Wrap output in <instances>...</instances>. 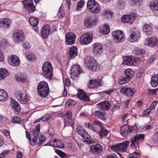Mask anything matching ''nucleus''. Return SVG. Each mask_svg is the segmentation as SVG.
Instances as JSON below:
<instances>
[{
	"instance_id": "bb28decb",
	"label": "nucleus",
	"mask_w": 158,
	"mask_h": 158,
	"mask_svg": "<svg viewBox=\"0 0 158 158\" xmlns=\"http://www.w3.org/2000/svg\"><path fill=\"white\" fill-rule=\"evenodd\" d=\"M97 105L98 108L102 110H108L110 109L111 107L110 103L106 101L99 103Z\"/></svg>"
},
{
	"instance_id": "6e6d98bb",
	"label": "nucleus",
	"mask_w": 158,
	"mask_h": 158,
	"mask_svg": "<svg viewBox=\"0 0 158 158\" xmlns=\"http://www.w3.org/2000/svg\"><path fill=\"white\" fill-rule=\"evenodd\" d=\"M130 115L127 114L122 115V121L123 123L125 122V120H127V122L128 123V121L129 120V116Z\"/></svg>"
},
{
	"instance_id": "052dcab7",
	"label": "nucleus",
	"mask_w": 158,
	"mask_h": 158,
	"mask_svg": "<svg viewBox=\"0 0 158 158\" xmlns=\"http://www.w3.org/2000/svg\"><path fill=\"white\" fill-rule=\"evenodd\" d=\"M50 118V115L48 114H47L44 116H43L40 118V119L42 121L45 122L48 120Z\"/></svg>"
},
{
	"instance_id": "e2e57ef3",
	"label": "nucleus",
	"mask_w": 158,
	"mask_h": 158,
	"mask_svg": "<svg viewBox=\"0 0 158 158\" xmlns=\"http://www.w3.org/2000/svg\"><path fill=\"white\" fill-rule=\"evenodd\" d=\"M62 116H66L67 118H70L72 116V112L71 111H67L66 112V114H64L63 115V114Z\"/></svg>"
},
{
	"instance_id": "423d86ee",
	"label": "nucleus",
	"mask_w": 158,
	"mask_h": 158,
	"mask_svg": "<svg viewBox=\"0 0 158 158\" xmlns=\"http://www.w3.org/2000/svg\"><path fill=\"white\" fill-rule=\"evenodd\" d=\"M16 96L18 100L21 104H26L29 101V97L24 90H22L19 92Z\"/></svg>"
},
{
	"instance_id": "a19ab883",
	"label": "nucleus",
	"mask_w": 158,
	"mask_h": 158,
	"mask_svg": "<svg viewBox=\"0 0 158 158\" xmlns=\"http://www.w3.org/2000/svg\"><path fill=\"white\" fill-rule=\"evenodd\" d=\"M112 14L110 10H106L103 12L102 15L105 18L109 19L111 18Z\"/></svg>"
},
{
	"instance_id": "ddd939ff",
	"label": "nucleus",
	"mask_w": 158,
	"mask_h": 158,
	"mask_svg": "<svg viewBox=\"0 0 158 158\" xmlns=\"http://www.w3.org/2000/svg\"><path fill=\"white\" fill-rule=\"evenodd\" d=\"M76 35L73 33L69 32H68L65 37V43L67 45H73L75 43Z\"/></svg>"
},
{
	"instance_id": "aec40b11",
	"label": "nucleus",
	"mask_w": 158,
	"mask_h": 158,
	"mask_svg": "<svg viewBox=\"0 0 158 158\" xmlns=\"http://www.w3.org/2000/svg\"><path fill=\"white\" fill-rule=\"evenodd\" d=\"M103 85V81L102 80L96 79L95 80H90L88 85V87L90 88H94L102 86Z\"/></svg>"
},
{
	"instance_id": "473e14b6",
	"label": "nucleus",
	"mask_w": 158,
	"mask_h": 158,
	"mask_svg": "<svg viewBox=\"0 0 158 158\" xmlns=\"http://www.w3.org/2000/svg\"><path fill=\"white\" fill-rule=\"evenodd\" d=\"M99 31L101 33L105 35H107L110 32V26L108 24H105L101 27Z\"/></svg>"
},
{
	"instance_id": "774afa93",
	"label": "nucleus",
	"mask_w": 158,
	"mask_h": 158,
	"mask_svg": "<svg viewBox=\"0 0 158 158\" xmlns=\"http://www.w3.org/2000/svg\"><path fill=\"white\" fill-rule=\"evenodd\" d=\"M151 110L149 108L147 109L143 113V115L145 116H148Z\"/></svg>"
},
{
	"instance_id": "4468645a",
	"label": "nucleus",
	"mask_w": 158,
	"mask_h": 158,
	"mask_svg": "<svg viewBox=\"0 0 158 158\" xmlns=\"http://www.w3.org/2000/svg\"><path fill=\"white\" fill-rule=\"evenodd\" d=\"M136 16L135 13H132L130 15H123L121 18V21L123 23H129L132 24L135 20Z\"/></svg>"
},
{
	"instance_id": "c9c22d12",
	"label": "nucleus",
	"mask_w": 158,
	"mask_h": 158,
	"mask_svg": "<svg viewBox=\"0 0 158 158\" xmlns=\"http://www.w3.org/2000/svg\"><path fill=\"white\" fill-rule=\"evenodd\" d=\"M77 96L80 99L85 101H87L89 100L88 97L86 94L82 90L78 91Z\"/></svg>"
},
{
	"instance_id": "c03bdc74",
	"label": "nucleus",
	"mask_w": 158,
	"mask_h": 158,
	"mask_svg": "<svg viewBox=\"0 0 158 158\" xmlns=\"http://www.w3.org/2000/svg\"><path fill=\"white\" fill-rule=\"evenodd\" d=\"M150 6L152 9H154L155 10H158V1H152L150 3Z\"/></svg>"
},
{
	"instance_id": "69168bd1",
	"label": "nucleus",
	"mask_w": 158,
	"mask_h": 158,
	"mask_svg": "<svg viewBox=\"0 0 158 158\" xmlns=\"http://www.w3.org/2000/svg\"><path fill=\"white\" fill-rule=\"evenodd\" d=\"M23 46L24 48L26 49H29L31 47L30 44L27 41L24 42L23 43Z\"/></svg>"
},
{
	"instance_id": "a18cd8bd",
	"label": "nucleus",
	"mask_w": 158,
	"mask_h": 158,
	"mask_svg": "<svg viewBox=\"0 0 158 158\" xmlns=\"http://www.w3.org/2000/svg\"><path fill=\"white\" fill-rule=\"evenodd\" d=\"M134 53L138 55H143L145 53V50L143 49L136 48L134 49Z\"/></svg>"
},
{
	"instance_id": "f03ea898",
	"label": "nucleus",
	"mask_w": 158,
	"mask_h": 158,
	"mask_svg": "<svg viewBox=\"0 0 158 158\" xmlns=\"http://www.w3.org/2000/svg\"><path fill=\"white\" fill-rule=\"evenodd\" d=\"M37 92L41 97L45 98L49 94V88L48 84L43 81L39 82L37 85Z\"/></svg>"
},
{
	"instance_id": "ea45409f",
	"label": "nucleus",
	"mask_w": 158,
	"mask_h": 158,
	"mask_svg": "<svg viewBox=\"0 0 158 158\" xmlns=\"http://www.w3.org/2000/svg\"><path fill=\"white\" fill-rule=\"evenodd\" d=\"M158 85V74L153 76L151 78V85L155 87Z\"/></svg>"
},
{
	"instance_id": "f257e3e1",
	"label": "nucleus",
	"mask_w": 158,
	"mask_h": 158,
	"mask_svg": "<svg viewBox=\"0 0 158 158\" xmlns=\"http://www.w3.org/2000/svg\"><path fill=\"white\" fill-rule=\"evenodd\" d=\"M84 64L86 67L93 72L97 71L98 64L95 59L93 57L88 56L84 59Z\"/></svg>"
},
{
	"instance_id": "2eb2a0df",
	"label": "nucleus",
	"mask_w": 158,
	"mask_h": 158,
	"mask_svg": "<svg viewBox=\"0 0 158 158\" xmlns=\"http://www.w3.org/2000/svg\"><path fill=\"white\" fill-rule=\"evenodd\" d=\"M144 44L151 47L156 46L158 44V40L156 36L152 37L147 39L144 41Z\"/></svg>"
},
{
	"instance_id": "de8ad7c7",
	"label": "nucleus",
	"mask_w": 158,
	"mask_h": 158,
	"mask_svg": "<svg viewBox=\"0 0 158 158\" xmlns=\"http://www.w3.org/2000/svg\"><path fill=\"white\" fill-rule=\"evenodd\" d=\"M45 142V137L44 135H40L39 137V141L37 145L40 146L43 144Z\"/></svg>"
},
{
	"instance_id": "f3484780",
	"label": "nucleus",
	"mask_w": 158,
	"mask_h": 158,
	"mask_svg": "<svg viewBox=\"0 0 158 158\" xmlns=\"http://www.w3.org/2000/svg\"><path fill=\"white\" fill-rule=\"evenodd\" d=\"M120 93L125 96L131 97L134 95L135 92L134 90L130 87H123L120 89Z\"/></svg>"
},
{
	"instance_id": "2f4dec72",
	"label": "nucleus",
	"mask_w": 158,
	"mask_h": 158,
	"mask_svg": "<svg viewBox=\"0 0 158 158\" xmlns=\"http://www.w3.org/2000/svg\"><path fill=\"white\" fill-rule=\"evenodd\" d=\"M11 23L10 20L8 18H4L0 20V26L2 27L8 28Z\"/></svg>"
},
{
	"instance_id": "bf43d9fd",
	"label": "nucleus",
	"mask_w": 158,
	"mask_h": 158,
	"mask_svg": "<svg viewBox=\"0 0 158 158\" xmlns=\"http://www.w3.org/2000/svg\"><path fill=\"white\" fill-rule=\"evenodd\" d=\"M85 125L87 127L90 129H91L92 131H96V129L93 126L89 123H85Z\"/></svg>"
},
{
	"instance_id": "7ed1b4c3",
	"label": "nucleus",
	"mask_w": 158,
	"mask_h": 158,
	"mask_svg": "<svg viewBox=\"0 0 158 158\" xmlns=\"http://www.w3.org/2000/svg\"><path fill=\"white\" fill-rule=\"evenodd\" d=\"M43 74L47 79H51L53 76V69L51 64L49 62H46L43 64L42 67Z\"/></svg>"
},
{
	"instance_id": "412c9836",
	"label": "nucleus",
	"mask_w": 158,
	"mask_h": 158,
	"mask_svg": "<svg viewBox=\"0 0 158 158\" xmlns=\"http://www.w3.org/2000/svg\"><path fill=\"white\" fill-rule=\"evenodd\" d=\"M40 130V124H38L35 129L33 131V134L34 137L32 139V141L31 142V144L32 145L35 146L37 142V135L39 134Z\"/></svg>"
},
{
	"instance_id": "c756f323",
	"label": "nucleus",
	"mask_w": 158,
	"mask_h": 158,
	"mask_svg": "<svg viewBox=\"0 0 158 158\" xmlns=\"http://www.w3.org/2000/svg\"><path fill=\"white\" fill-rule=\"evenodd\" d=\"M11 109H13L15 111L19 112L20 110V107L18 103L14 99L10 101Z\"/></svg>"
},
{
	"instance_id": "58836bf2",
	"label": "nucleus",
	"mask_w": 158,
	"mask_h": 158,
	"mask_svg": "<svg viewBox=\"0 0 158 158\" xmlns=\"http://www.w3.org/2000/svg\"><path fill=\"white\" fill-rule=\"evenodd\" d=\"M89 10L92 13L94 14L97 13L99 12L100 11V6L98 3L95 6H93Z\"/></svg>"
},
{
	"instance_id": "37998d69",
	"label": "nucleus",
	"mask_w": 158,
	"mask_h": 158,
	"mask_svg": "<svg viewBox=\"0 0 158 158\" xmlns=\"http://www.w3.org/2000/svg\"><path fill=\"white\" fill-rule=\"evenodd\" d=\"M29 21L30 24L33 26H36L39 22L38 19L34 17L30 18Z\"/></svg>"
},
{
	"instance_id": "c85d7f7f",
	"label": "nucleus",
	"mask_w": 158,
	"mask_h": 158,
	"mask_svg": "<svg viewBox=\"0 0 158 158\" xmlns=\"http://www.w3.org/2000/svg\"><path fill=\"white\" fill-rule=\"evenodd\" d=\"M52 146L58 148H62L64 145L63 142L58 139H55L51 140L49 143V144Z\"/></svg>"
},
{
	"instance_id": "cd10ccee",
	"label": "nucleus",
	"mask_w": 158,
	"mask_h": 158,
	"mask_svg": "<svg viewBox=\"0 0 158 158\" xmlns=\"http://www.w3.org/2000/svg\"><path fill=\"white\" fill-rule=\"evenodd\" d=\"M121 134L124 137L126 136L129 132H131V130L129 126L124 125L121 127Z\"/></svg>"
},
{
	"instance_id": "6e6552de",
	"label": "nucleus",
	"mask_w": 158,
	"mask_h": 158,
	"mask_svg": "<svg viewBox=\"0 0 158 158\" xmlns=\"http://www.w3.org/2000/svg\"><path fill=\"white\" fill-rule=\"evenodd\" d=\"M144 138V134H141L134 136L133 138H131V148L133 149H136L137 147H139V141L140 140H143Z\"/></svg>"
},
{
	"instance_id": "9d476101",
	"label": "nucleus",
	"mask_w": 158,
	"mask_h": 158,
	"mask_svg": "<svg viewBox=\"0 0 158 158\" xmlns=\"http://www.w3.org/2000/svg\"><path fill=\"white\" fill-rule=\"evenodd\" d=\"M92 47L93 48V54L94 56H99L102 52V47L99 43L94 44Z\"/></svg>"
},
{
	"instance_id": "f8f14e48",
	"label": "nucleus",
	"mask_w": 158,
	"mask_h": 158,
	"mask_svg": "<svg viewBox=\"0 0 158 158\" xmlns=\"http://www.w3.org/2000/svg\"><path fill=\"white\" fill-rule=\"evenodd\" d=\"M7 61L10 64L14 66H18L20 64V61L19 57L14 55L8 56Z\"/></svg>"
},
{
	"instance_id": "a211bd4d",
	"label": "nucleus",
	"mask_w": 158,
	"mask_h": 158,
	"mask_svg": "<svg viewBox=\"0 0 158 158\" xmlns=\"http://www.w3.org/2000/svg\"><path fill=\"white\" fill-rule=\"evenodd\" d=\"M140 34L139 31L135 30L131 33V35L128 39V40L131 42L138 41L140 39Z\"/></svg>"
},
{
	"instance_id": "0e129e2a",
	"label": "nucleus",
	"mask_w": 158,
	"mask_h": 158,
	"mask_svg": "<svg viewBox=\"0 0 158 158\" xmlns=\"http://www.w3.org/2000/svg\"><path fill=\"white\" fill-rule=\"evenodd\" d=\"M20 121V118L19 117H15L12 118V122L13 123H19Z\"/></svg>"
},
{
	"instance_id": "1a4fd4ad",
	"label": "nucleus",
	"mask_w": 158,
	"mask_h": 158,
	"mask_svg": "<svg viewBox=\"0 0 158 158\" xmlns=\"http://www.w3.org/2000/svg\"><path fill=\"white\" fill-rule=\"evenodd\" d=\"M92 40V35L88 32H86L81 35L79 41L82 44L87 45L91 42Z\"/></svg>"
},
{
	"instance_id": "4d7b16f0",
	"label": "nucleus",
	"mask_w": 158,
	"mask_h": 158,
	"mask_svg": "<svg viewBox=\"0 0 158 158\" xmlns=\"http://www.w3.org/2000/svg\"><path fill=\"white\" fill-rule=\"evenodd\" d=\"M158 103V101L156 100H155L151 104V105L149 107V109H151V110H154L156 106L157 105Z\"/></svg>"
},
{
	"instance_id": "72a5a7b5",
	"label": "nucleus",
	"mask_w": 158,
	"mask_h": 158,
	"mask_svg": "<svg viewBox=\"0 0 158 158\" xmlns=\"http://www.w3.org/2000/svg\"><path fill=\"white\" fill-rule=\"evenodd\" d=\"M8 95L7 92L2 89H0V101L5 102L8 99Z\"/></svg>"
},
{
	"instance_id": "a878e982",
	"label": "nucleus",
	"mask_w": 158,
	"mask_h": 158,
	"mask_svg": "<svg viewBox=\"0 0 158 158\" xmlns=\"http://www.w3.org/2000/svg\"><path fill=\"white\" fill-rule=\"evenodd\" d=\"M50 26L49 25L46 24L44 25L41 31L42 37L45 39L47 38L50 32Z\"/></svg>"
},
{
	"instance_id": "49530a36",
	"label": "nucleus",
	"mask_w": 158,
	"mask_h": 158,
	"mask_svg": "<svg viewBox=\"0 0 158 158\" xmlns=\"http://www.w3.org/2000/svg\"><path fill=\"white\" fill-rule=\"evenodd\" d=\"M15 78L18 81L22 83L24 82L27 81V78L26 76L23 75H19L17 76Z\"/></svg>"
},
{
	"instance_id": "338daca9",
	"label": "nucleus",
	"mask_w": 158,
	"mask_h": 158,
	"mask_svg": "<svg viewBox=\"0 0 158 158\" xmlns=\"http://www.w3.org/2000/svg\"><path fill=\"white\" fill-rule=\"evenodd\" d=\"M6 136H8L10 135V133L9 131L5 129H2L1 131Z\"/></svg>"
},
{
	"instance_id": "9b49d317",
	"label": "nucleus",
	"mask_w": 158,
	"mask_h": 158,
	"mask_svg": "<svg viewBox=\"0 0 158 158\" xmlns=\"http://www.w3.org/2000/svg\"><path fill=\"white\" fill-rule=\"evenodd\" d=\"M139 61V59L137 57H134L133 56H128L124 59L123 63L124 64L131 66L137 64Z\"/></svg>"
},
{
	"instance_id": "7c9ffc66",
	"label": "nucleus",
	"mask_w": 158,
	"mask_h": 158,
	"mask_svg": "<svg viewBox=\"0 0 158 158\" xmlns=\"http://www.w3.org/2000/svg\"><path fill=\"white\" fill-rule=\"evenodd\" d=\"M77 131L78 134L84 139V141H87L90 139V136L84 129H81Z\"/></svg>"
},
{
	"instance_id": "4be33fe9",
	"label": "nucleus",
	"mask_w": 158,
	"mask_h": 158,
	"mask_svg": "<svg viewBox=\"0 0 158 158\" xmlns=\"http://www.w3.org/2000/svg\"><path fill=\"white\" fill-rule=\"evenodd\" d=\"M152 26V23L144 24L143 27V32L148 35L152 34L153 32Z\"/></svg>"
},
{
	"instance_id": "6ab92c4d",
	"label": "nucleus",
	"mask_w": 158,
	"mask_h": 158,
	"mask_svg": "<svg viewBox=\"0 0 158 158\" xmlns=\"http://www.w3.org/2000/svg\"><path fill=\"white\" fill-rule=\"evenodd\" d=\"M90 150L92 153L97 155L102 152V147L99 144H93L90 147Z\"/></svg>"
},
{
	"instance_id": "dca6fc26",
	"label": "nucleus",
	"mask_w": 158,
	"mask_h": 158,
	"mask_svg": "<svg viewBox=\"0 0 158 158\" xmlns=\"http://www.w3.org/2000/svg\"><path fill=\"white\" fill-rule=\"evenodd\" d=\"M24 8L29 12H34L35 10L32 0H25L23 1Z\"/></svg>"
},
{
	"instance_id": "20e7f679",
	"label": "nucleus",
	"mask_w": 158,
	"mask_h": 158,
	"mask_svg": "<svg viewBox=\"0 0 158 158\" xmlns=\"http://www.w3.org/2000/svg\"><path fill=\"white\" fill-rule=\"evenodd\" d=\"M113 41L115 43H121L125 39L123 32L121 30H116L112 33Z\"/></svg>"
},
{
	"instance_id": "0eeeda50",
	"label": "nucleus",
	"mask_w": 158,
	"mask_h": 158,
	"mask_svg": "<svg viewBox=\"0 0 158 158\" xmlns=\"http://www.w3.org/2000/svg\"><path fill=\"white\" fill-rule=\"evenodd\" d=\"M82 73V69L78 64L73 66L71 69V78L73 80L77 79L78 75Z\"/></svg>"
},
{
	"instance_id": "b1692460",
	"label": "nucleus",
	"mask_w": 158,
	"mask_h": 158,
	"mask_svg": "<svg viewBox=\"0 0 158 158\" xmlns=\"http://www.w3.org/2000/svg\"><path fill=\"white\" fill-rule=\"evenodd\" d=\"M93 124L94 125L98 126L101 128V129L99 132V135L101 137L106 136L108 134V131L106 129L102 127V125L101 123L97 121H95L93 122Z\"/></svg>"
},
{
	"instance_id": "4c0bfd02",
	"label": "nucleus",
	"mask_w": 158,
	"mask_h": 158,
	"mask_svg": "<svg viewBox=\"0 0 158 158\" xmlns=\"http://www.w3.org/2000/svg\"><path fill=\"white\" fill-rule=\"evenodd\" d=\"M69 54L71 58H74L77 55V48L74 46H72L70 49Z\"/></svg>"
},
{
	"instance_id": "864d4df0",
	"label": "nucleus",
	"mask_w": 158,
	"mask_h": 158,
	"mask_svg": "<svg viewBox=\"0 0 158 158\" xmlns=\"http://www.w3.org/2000/svg\"><path fill=\"white\" fill-rule=\"evenodd\" d=\"M84 2L83 0H81L78 2L76 8V10L77 11H79L80 10L84 5Z\"/></svg>"
},
{
	"instance_id": "09e8293b",
	"label": "nucleus",
	"mask_w": 158,
	"mask_h": 158,
	"mask_svg": "<svg viewBox=\"0 0 158 158\" xmlns=\"http://www.w3.org/2000/svg\"><path fill=\"white\" fill-rule=\"evenodd\" d=\"M95 114L96 115L98 116L102 119H105V118L104 116L105 115V113L104 112L97 110L95 112Z\"/></svg>"
},
{
	"instance_id": "5fc2aeb1",
	"label": "nucleus",
	"mask_w": 158,
	"mask_h": 158,
	"mask_svg": "<svg viewBox=\"0 0 158 158\" xmlns=\"http://www.w3.org/2000/svg\"><path fill=\"white\" fill-rule=\"evenodd\" d=\"M142 2V0H130V3L132 5H139Z\"/></svg>"
},
{
	"instance_id": "3c124183",
	"label": "nucleus",
	"mask_w": 158,
	"mask_h": 158,
	"mask_svg": "<svg viewBox=\"0 0 158 158\" xmlns=\"http://www.w3.org/2000/svg\"><path fill=\"white\" fill-rule=\"evenodd\" d=\"M76 104V102L72 100L69 99L66 101L65 103V106L67 107L74 106Z\"/></svg>"
},
{
	"instance_id": "8fccbe9b",
	"label": "nucleus",
	"mask_w": 158,
	"mask_h": 158,
	"mask_svg": "<svg viewBox=\"0 0 158 158\" xmlns=\"http://www.w3.org/2000/svg\"><path fill=\"white\" fill-rule=\"evenodd\" d=\"M26 58L29 60L33 61L35 59V56L31 53H29L26 56Z\"/></svg>"
},
{
	"instance_id": "e433bc0d",
	"label": "nucleus",
	"mask_w": 158,
	"mask_h": 158,
	"mask_svg": "<svg viewBox=\"0 0 158 158\" xmlns=\"http://www.w3.org/2000/svg\"><path fill=\"white\" fill-rule=\"evenodd\" d=\"M126 77L128 81L131 80L134 75V72L132 69H128L125 71Z\"/></svg>"
},
{
	"instance_id": "393cba45",
	"label": "nucleus",
	"mask_w": 158,
	"mask_h": 158,
	"mask_svg": "<svg viewBox=\"0 0 158 158\" xmlns=\"http://www.w3.org/2000/svg\"><path fill=\"white\" fill-rule=\"evenodd\" d=\"M97 22V18L92 19L89 18H87L84 20V24L85 27L89 28L94 25Z\"/></svg>"
},
{
	"instance_id": "39448f33",
	"label": "nucleus",
	"mask_w": 158,
	"mask_h": 158,
	"mask_svg": "<svg viewBox=\"0 0 158 158\" xmlns=\"http://www.w3.org/2000/svg\"><path fill=\"white\" fill-rule=\"evenodd\" d=\"M130 143V141H126L116 145L112 146L111 148L115 151L125 152L126 151Z\"/></svg>"
},
{
	"instance_id": "f704fd0d",
	"label": "nucleus",
	"mask_w": 158,
	"mask_h": 158,
	"mask_svg": "<svg viewBox=\"0 0 158 158\" xmlns=\"http://www.w3.org/2000/svg\"><path fill=\"white\" fill-rule=\"evenodd\" d=\"M9 74V73L7 69L4 68L0 69V80H4Z\"/></svg>"
},
{
	"instance_id": "5701e85b",
	"label": "nucleus",
	"mask_w": 158,
	"mask_h": 158,
	"mask_svg": "<svg viewBox=\"0 0 158 158\" xmlns=\"http://www.w3.org/2000/svg\"><path fill=\"white\" fill-rule=\"evenodd\" d=\"M14 38L16 42L23 40L24 39V34L21 31H18L13 34Z\"/></svg>"
},
{
	"instance_id": "680f3d73",
	"label": "nucleus",
	"mask_w": 158,
	"mask_h": 158,
	"mask_svg": "<svg viewBox=\"0 0 158 158\" xmlns=\"http://www.w3.org/2000/svg\"><path fill=\"white\" fill-rule=\"evenodd\" d=\"M56 152L61 157H64L66 156V154L63 152L59 150H56Z\"/></svg>"
},
{
	"instance_id": "13d9d810",
	"label": "nucleus",
	"mask_w": 158,
	"mask_h": 158,
	"mask_svg": "<svg viewBox=\"0 0 158 158\" xmlns=\"http://www.w3.org/2000/svg\"><path fill=\"white\" fill-rule=\"evenodd\" d=\"M128 80L126 78H123L119 79L118 81L119 84L122 85L127 83L128 82Z\"/></svg>"
},
{
	"instance_id": "79ce46f5",
	"label": "nucleus",
	"mask_w": 158,
	"mask_h": 158,
	"mask_svg": "<svg viewBox=\"0 0 158 158\" xmlns=\"http://www.w3.org/2000/svg\"><path fill=\"white\" fill-rule=\"evenodd\" d=\"M98 4V3L95 0H89L87 2V7L89 9L92 7Z\"/></svg>"
},
{
	"instance_id": "603ef678",
	"label": "nucleus",
	"mask_w": 158,
	"mask_h": 158,
	"mask_svg": "<svg viewBox=\"0 0 158 158\" xmlns=\"http://www.w3.org/2000/svg\"><path fill=\"white\" fill-rule=\"evenodd\" d=\"M140 153L138 152H134L133 153L130 154L127 158H140Z\"/></svg>"
}]
</instances>
